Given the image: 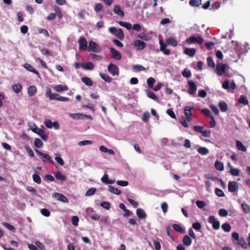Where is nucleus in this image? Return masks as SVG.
I'll return each mask as SVG.
<instances>
[{"label": "nucleus", "instance_id": "obj_1", "mask_svg": "<svg viewBox=\"0 0 250 250\" xmlns=\"http://www.w3.org/2000/svg\"><path fill=\"white\" fill-rule=\"evenodd\" d=\"M45 95L51 100H56L58 101L66 102L69 100L67 97L60 96L58 94L52 93L51 90L49 87L46 88Z\"/></svg>", "mask_w": 250, "mask_h": 250}, {"label": "nucleus", "instance_id": "obj_2", "mask_svg": "<svg viewBox=\"0 0 250 250\" xmlns=\"http://www.w3.org/2000/svg\"><path fill=\"white\" fill-rule=\"evenodd\" d=\"M229 68V66L225 63H217L216 65V73L219 76L226 75V73Z\"/></svg>", "mask_w": 250, "mask_h": 250}, {"label": "nucleus", "instance_id": "obj_3", "mask_svg": "<svg viewBox=\"0 0 250 250\" xmlns=\"http://www.w3.org/2000/svg\"><path fill=\"white\" fill-rule=\"evenodd\" d=\"M186 42L189 44L195 43L201 44L204 42V39L200 36L195 37L194 36H190L187 39Z\"/></svg>", "mask_w": 250, "mask_h": 250}, {"label": "nucleus", "instance_id": "obj_4", "mask_svg": "<svg viewBox=\"0 0 250 250\" xmlns=\"http://www.w3.org/2000/svg\"><path fill=\"white\" fill-rule=\"evenodd\" d=\"M87 50L88 51H91L95 53H99L101 51V48L95 42L91 41L89 42V45Z\"/></svg>", "mask_w": 250, "mask_h": 250}, {"label": "nucleus", "instance_id": "obj_5", "mask_svg": "<svg viewBox=\"0 0 250 250\" xmlns=\"http://www.w3.org/2000/svg\"><path fill=\"white\" fill-rule=\"evenodd\" d=\"M209 223L212 224V228L215 230L220 229V223L218 220L215 218L214 216H210L208 219Z\"/></svg>", "mask_w": 250, "mask_h": 250}, {"label": "nucleus", "instance_id": "obj_6", "mask_svg": "<svg viewBox=\"0 0 250 250\" xmlns=\"http://www.w3.org/2000/svg\"><path fill=\"white\" fill-rule=\"evenodd\" d=\"M108 71L113 76H118L119 75V69L117 65L110 63L107 66Z\"/></svg>", "mask_w": 250, "mask_h": 250}, {"label": "nucleus", "instance_id": "obj_7", "mask_svg": "<svg viewBox=\"0 0 250 250\" xmlns=\"http://www.w3.org/2000/svg\"><path fill=\"white\" fill-rule=\"evenodd\" d=\"M194 109L193 106H186L184 108V114L188 122L191 121V111Z\"/></svg>", "mask_w": 250, "mask_h": 250}, {"label": "nucleus", "instance_id": "obj_8", "mask_svg": "<svg viewBox=\"0 0 250 250\" xmlns=\"http://www.w3.org/2000/svg\"><path fill=\"white\" fill-rule=\"evenodd\" d=\"M188 83L189 86L188 93L189 94L192 95L194 94L197 91V85L196 83L192 80H189L188 82Z\"/></svg>", "mask_w": 250, "mask_h": 250}, {"label": "nucleus", "instance_id": "obj_9", "mask_svg": "<svg viewBox=\"0 0 250 250\" xmlns=\"http://www.w3.org/2000/svg\"><path fill=\"white\" fill-rule=\"evenodd\" d=\"M133 45L137 50L144 49L146 46V44L142 41L137 40L133 42Z\"/></svg>", "mask_w": 250, "mask_h": 250}, {"label": "nucleus", "instance_id": "obj_10", "mask_svg": "<svg viewBox=\"0 0 250 250\" xmlns=\"http://www.w3.org/2000/svg\"><path fill=\"white\" fill-rule=\"evenodd\" d=\"M35 152L40 156L42 157V158H44L45 160H43L42 162L43 163H45L46 161H48L51 164H54V162L52 159L51 157L49 155L47 154L44 153L40 151H39L38 149H35Z\"/></svg>", "mask_w": 250, "mask_h": 250}, {"label": "nucleus", "instance_id": "obj_11", "mask_svg": "<svg viewBox=\"0 0 250 250\" xmlns=\"http://www.w3.org/2000/svg\"><path fill=\"white\" fill-rule=\"evenodd\" d=\"M239 186L236 182L230 181L228 184V189L230 192H234L238 190Z\"/></svg>", "mask_w": 250, "mask_h": 250}, {"label": "nucleus", "instance_id": "obj_12", "mask_svg": "<svg viewBox=\"0 0 250 250\" xmlns=\"http://www.w3.org/2000/svg\"><path fill=\"white\" fill-rule=\"evenodd\" d=\"M152 32H150L148 33H146L145 32H142L138 35V37L144 41H149L152 38Z\"/></svg>", "mask_w": 250, "mask_h": 250}, {"label": "nucleus", "instance_id": "obj_13", "mask_svg": "<svg viewBox=\"0 0 250 250\" xmlns=\"http://www.w3.org/2000/svg\"><path fill=\"white\" fill-rule=\"evenodd\" d=\"M109 50L111 54H112V58L117 61L121 59L122 55L118 51L116 50L113 47H110Z\"/></svg>", "mask_w": 250, "mask_h": 250}, {"label": "nucleus", "instance_id": "obj_14", "mask_svg": "<svg viewBox=\"0 0 250 250\" xmlns=\"http://www.w3.org/2000/svg\"><path fill=\"white\" fill-rule=\"evenodd\" d=\"M79 49L80 50H87V41L83 37H81L79 39Z\"/></svg>", "mask_w": 250, "mask_h": 250}, {"label": "nucleus", "instance_id": "obj_15", "mask_svg": "<svg viewBox=\"0 0 250 250\" xmlns=\"http://www.w3.org/2000/svg\"><path fill=\"white\" fill-rule=\"evenodd\" d=\"M172 228L177 232H180L182 234H184L186 232L185 228L183 227L180 224H173L172 225Z\"/></svg>", "mask_w": 250, "mask_h": 250}, {"label": "nucleus", "instance_id": "obj_16", "mask_svg": "<svg viewBox=\"0 0 250 250\" xmlns=\"http://www.w3.org/2000/svg\"><path fill=\"white\" fill-rule=\"evenodd\" d=\"M114 13L119 16L124 17L125 15L124 11L122 10L121 7L118 5L114 6L113 9Z\"/></svg>", "mask_w": 250, "mask_h": 250}, {"label": "nucleus", "instance_id": "obj_17", "mask_svg": "<svg viewBox=\"0 0 250 250\" xmlns=\"http://www.w3.org/2000/svg\"><path fill=\"white\" fill-rule=\"evenodd\" d=\"M54 196L57 198L58 200L62 202L63 203H67L68 202V199L63 195L59 193H55Z\"/></svg>", "mask_w": 250, "mask_h": 250}, {"label": "nucleus", "instance_id": "obj_18", "mask_svg": "<svg viewBox=\"0 0 250 250\" xmlns=\"http://www.w3.org/2000/svg\"><path fill=\"white\" fill-rule=\"evenodd\" d=\"M23 67L28 71L36 74L38 77L40 76V74L38 71L35 69L29 63H25L23 65Z\"/></svg>", "mask_w": 250, "mask_h": 250}, {"label": "nucleus", "instance_id": "obj_19", "mask_svg": "<svg viewBox=\"0 0 250 250\" xmlns=\"http://www.w3.org/2000/svg\"><path fill=\"white\" fill-rule=\"evenodd\" d=\"M196 49L193 48H186L184 50V53L189 57H193L196 53Z\"/></svg>", "mask_w": 250, "mask_h": 250}, {"label": "nucleus", "instance_id": "obj_20", "mask_svg": "<svg viewBox=\"0 0 250 250\" xmlns=\"http://www.w3.org/2000/svg\"><path fill=\"white\" fill-rule=\"evenodd\" d=\"M136 214L140 219L146 218V214L144 209L141 208L136 209Z\"/></svg>", "mask_w": 250, "mask_h": 250}, {"label": "nucleus", "instance_id": "obj_21", "mask_svg": "<svg viewBox=\"0 0 250 250\" xmlns=\"http://www.w3.org/2000/svg\"><path fill=\"white\" fill-rule=\"evenodd\" d=\"M182 241L184 245L186 246H189L192 243L191 238L188 235H186L183 237Z\"/></svg>", "mask_w": 250, "mask_h": 250}, {"label": "nucleus", "instance_id": "obj_22", "mask_svg": "<svg viewBox=\"0 0 250 250\" xmlns=\"http://www.w3.org/2000/svg\"><path fill=\"white\" fill-rule=\"evenodd\" d=\"M166 42L168 44L173 47H175L177 45V42L176 40L173 37L168 38L166 39Z\"/></svg>", "mask_w": 250, "mask_h": 250}, {"label": "nucleus", "instance_id": "obj_23", "mask_svg": "<svg viewBox=\"0 0 250 250\" xmlns=\"http://www.w3.org/2000/svg\"><path fill=\"white\" fill-rule=\"evenodd\" d=\"M82 67L86 70H92L94 67V65L92 62H87L82 63Z\"/></svg>", "mask_w": 250, "mask_h": 250}, {"label": "nucleus", "instance_id": "obj_24", "mask_svg": "<svg viewBox=\"0 0 250 250\" xmlns=\"http://www.w3.org/2000/svg\"><path fill=\"white\" fill-rule=\"evenodd\" d=\"M236 146L237 148L240 151L245 152L247 150L246 147L244 146L243 143L240 141H236Z\"/></svg>", "mask_w": 250, "mask_h": 250}, {"label": "nucleus", "instance_id": "obj_25", "mask_svg": "<svg viewBox=\"0 0 250 250\" xmlns=\"http://www.w3.org/2000/svg\"><path fill=\"white\" fill-rule=\"evenodd\" d=\"M37 92V88L35 86L32 85L28 87L27 92L28 96L32 97L34 96Z\"/></svg>", "mask_w": 250, "mask_h": 250}, {"label": "nucleus", "instance_id": "obj_26", "mask_svg": "<svg viewBox=\"0 0 250 250\" xmlns=\"http://www.w3.org/2000/svg\"><path fill=\"white\" fill-rule=\"evenodd\" d=\"M219 107L222 112H226L228 110V106L224 101H221L219 103Z\"/></svg>", "mask_w": 250, "mask_h": 250}, {"label": "nucleus", "instance_id": "obj_27", "mask_svg": "<svg viewBox=\"0 0 250 250\" xmlns=\"http://www.w3.org/2000/svg\"><path fill=\"white\" fill-rule=\"evenodd\" d=\"M12 89L15 93L18 94L21 90L22 85L20 83L13 84Z\"/></svg>", "mask_w": 250, "mask_h": 250}, {"label": "nucleus", "instance_id": "obj_28", "mask_svg": "<svg viewBox=\"0 0 250 250\" xmlns=\"http://www.w3.org/2000/svg\"><path fill=\"white\" fill-rule=\"evenodd\" d=\"M229 165L230 167L229 172L231 174L234 176H239L240 172L239 169L236 168H234L233 167L230 166L229 163Z\"/></svg>", "mask_w": 250, "mask_h": 250}, {"label": "nucleus", "instance_id": "obj_29", "mask_svg": "<svg viewBox=\"0 0 250 250\" xmlns=\"http://www.w3.org/2000/svg\"><path fill=\"white\" fill-rule=\"evenodd\" d=\"M55 177L57 180L61 181H64L66 180V177L60 171H57L55 173Z\"/></svg>", "mask_w": 250, "mask_h": 250}, {"label": "nucleus", "instance_id": "obj_30", "mask_svg": "<svg viewBox=\"0 0 250 250\" xmlns=\"http://www.w3.org/2000/svg\"><path fill=\"white\" fill-rule=\"evenodd\" d=\"M81 80L87 86H91L93 84L92 80L89 77H84L82 78Z\"/></svg>", "mask_w": 250, "mask_h": 250}, {"label": "nucleus", "instance_id": "obj_31", "mask_svg": "<svg viewBox=\"0 0 250 250\" xmlns=\"http://www.w3.org/2000/svg\"><path fill=\"white\" fill-rule=\"evenodd\" d=\"M54 88L57 92L66 91L68 89V87L66 85L63 86L61 84L56 85L54 86Z\"/></svg>", "mask_w": 250, "mask_h": 250}, {"label": "nucleus", "instance_id": "obj_32", "mask_svg": "<svg viewBox=\"0 0 250 250\" xmlns=\"http://www.w3.org/2000/svg\"><path fill=\"white\" fill-rule=\"evenodd\" d=\"M83 114L82 113H70L69 117L74 120H82Z\"/></svg>", "mask_w": 250, "mask_h": 250}, {"label": "nucleus", "instance_id": "obj_33", "mask_svg": "<svg viewBox=\"0 0 250 250\" xmlns=\"http://www.w3.org/2000/svg\"><path fill=\"white\" fill-rule=\"evenodd\" d=\"M215 168L219 171H222L224 170V165L223 163L220 161H216L214 164Z\"/></svg>", "mask_w": 250, "mask_h": 250}, {"label": "nucleus", "instance_id": "obj_34", "mask_svg": "<svg viewBox=\"0 0 250 250\" xmlns=\"http://www.w3.org/2000/svg\"><path fill=\"white\" fill-rule=\"evenodd\" d=\"M222 229L226 232H229L230 231L231 227L229 223H225L222 225Z\"/></svg>", "mask_w": 250, "mask_h": 250}, {"label": "nucleus", "instance_id": "obj_35", "mask_svg": "<svg viewBox=\"0 0 250 250\" xmlns=\"http://www.w3.org/2000/svg\"><path fill=\"white\" fill-rule=\"evenodd\" d=\"M119 24L120 26L125 28L127 30H130L132 28V25L130 23L124 21H119Z\"/></svg>", "mask_w": 250, "mask_h": 250}, {"label": "nucleus", "instance_id": "obj_36", "mask_svg": "<svg viewBox=\"0 0 250 250\" xmlns=\"http://www.w3.org/2000/svg\"><path fill=\"white\" fill-rule=\"evenodd\" d=\"M100 76L103 80L107 83H110L112 80L110 77L106 74L100 73Z\"/></svg>", "mask_w": 250, "mask_h": 250}, {"label": "nucleus", "instance_id": "obj_37", "mask_svg": "<svg viewBox=\"0 0 250 250\" xmlns=\"http://www.w3.org/2000/svg\"><path fill=\"white\" fill-rule=\"evenodd\" d=\"M241 207L243 211L245 213H249L250 212V206L246 203H243L241 204Z\"/></svg>", "mask_w": 250, "mask_h": 250}, {"label": "nucleus", "instance_id": "obj_38", "mask_svg": "<svg viewBox=\"0 0 250 250\" xmlns=\"http://www.w3.org/2000/svg\"><path fill=\"white\" fill-rule=\"evenodd\" d=\"M108 188H109V191L110 192L114 193L116 195H120L121 193V190H120L119 189H118V188H114L113 187L109 186L108 187Z\"/></svg>", "mask_w": 250, "mask_h": 250}, {"label": "nucleus", "instance_id": "obj_39", "mask_svg": "<svg viewBox=\"0 0 250 250\" xmlns=\"http://www.w3.org/2000/svg\"><path fill=\"white\" fill-rule=\"evenodd\" d=\"M198 152L200 154L206 155L208 153L209 150L205 147H200L198 149Z\"/></svg>", "mask_w": 250, "mask_h": 250}, {"label": "nucleus", "instance_id": "obj_40", "mask_svg": "<svg viewBox=\"0 0 250 250\" xmlns=\"http://www.w3.org/2000/svg\"><path fill=\"white\" fill-rule=\"evenodd\" d=\"M201 0H190L189 4L193 7H198L201 4Z\"/></svg>", "mask_w": 250, "mask_h": 250}, {"label": "nucleus", "instance_id": "obj_41", "mask_svg": "<svg viewBox=\"0 0 250 250\" xmlns=\"http://www.w3.org/2000/svg\"><path fill=\"white\" fill-rule=\"evenodd\" d=\"M147 96L149 98H150L155 101H158V97L153 92H152L151 91L148 90L147 91Z\"/></svg>", "mask_w": 250, "mask_h": 250}, {"label": "nucleus", "instance_id": "obj_42", "mask_svg": "<svg viewBox=\"0 0 250 250\" xmlns=\"http://www.w3.org/2000/svg\"><path fill=\"white\" fill-rule=\"evenodd\" d=\"M238 102L240 104H243L244 105H247L249 104V101L247 98L243 95H242L240 97L238 100Z\"/></svg>", "mask_w": 250, "mask_h": 250}, {"label": "nucleus", "instance_id": "obj_43", "mask_svg": "<svg viewBox=\"0 0 250 250\" xmlns=\"http://www.w3.org/2000/svg\"><path fill=\"white\" fill-rule=\"evenodd\" d=\"M115 35L121 40H123L124 38V34L122 29H117V31Z\"/></svg>", "mask_w": 250, "mask_h": 250}, {"label": "nucleus", "instance_id": "obj_44", "mask_svg": "<svg viewBox=\"0 0 250 250\" xmlns=\"http://www.w3.org/2000/svg\"><path fill=\"white\" fill-rule=\"evenodd\" d=\"M34 128H31L32 131L33 132L38 134L39 135H40V134H41V133H42L43 131H44L42 129L38 128V126L35 124H34Z\"/></svg>", "mask_w": 250, "mask_h": 250}, {"label": "nucleus", "instance_id": "obj_45", "mask_svg": "<svg viewBox=\"0 0 250 250\" xmlns=\"http://www.w3.org/2000/svg\"><path fill=\"white\" fill-rule=\"evenodd\" d=\"M96 191V188H91L86 192L85 195L90 196L94 195Z\"/></svg>", "mask_w": 250, "mask_h": 250}, {"label": "nucleus", "instance_id": "obj_46", "mask_svg": "<svg viewBox=\"0 0 250 250\" xmlns=\"http://www.w3.org/2000/svg\"><path fill=\"white\" fill-rule=\"evenodd\" d=\"M32 177H33V180L34 182H35L38 184H40L41 183L42 180H41L40 176L38 174L35 173L33 175Z\"/></svg>", "mask_w": 250, "mask_h": 250}, {"label": "nucleus", "instance_id": "obj_47", "mask_svg": "<svg viewBox=\"0 0 250 250\" xmlns=\"http://www.w3.org/2000/svg\"><path fill=\"white\" fill-rule=\"evenodd\" d=\"M183 77L189 78L191 76L190 71L188 68H185L182 72Z\"/></svg>", "mask_w": 250, "mask_h": 250}, {"label": "nucleus", "instance_id": "obj_48", "mask_svg": "<svg viewBox=\"0 0 250 250\" xmlns=\"http://www.w3.org/2000/svg\"><path fill=\"white\" fill-rule=\"evenodd\" d=\"M100 205L102 208H103L107 210L111 208V204L109 202H107V201H104V202H102L101 203Z\"/></svg>", "mask_w": 250, "mask_h": 250}, {"label": "nucleus", "instance_id": "obj_49", "mask_svg": "<svg viewBox=\"0 0 250 250\" xmlns=\"http://www.w3.org/2000/svg\"><path fill=\"white\" fill-rule=\"evenodd\" d=\"M207 63L208 66L214 68L215 66L213 58L211 57H208L207 58Z\"/></svg>", "mask_w": 250, "mask_h": 250}, {"label": "nucleus", "instance_id": "obj_50", "mask_svg": "<svg viewBox=\"0 0 250 250\" xmlns=\"http://www.w3.org/2000/svg\"><path fill=\"white\" fill-rule=\"evenodd\" d=\"M150 116V115L148 112H147V111L143 113V117H142V120L145 123H147L148 121Z\"/></svg>", "mask_w": 250, "mask_h": 250}, {"label": "nucleus", "instance_id": "obj_51", "mask_svg": "<svg viewBox=\"0 0 250 250\" xmlns=\"http://www.w3.org/2000/svg\"><path fill=\"white\" fill-rule=\"evenodd\" d=\"M155 82V80L153 78L150 77L147 80V84L149 88H153V84Z\"/></svg>", "mask_w": 250, "mask_h": 250}, {"label": "nucleus", "instance_id": "obj_52", "mask_svg": "<svg viewBox=\"0 0 250 250\" xmlns=\"http://www.w3.org/2000/svg\"><path fill=\"white\" fill-rule=\"evenodd\" d=\"M43 145L42 142L38 138H36L34 140V146L37 148L41 147Z\"/></svg>", "mask_w": 250, "mask_h": 250}, {"label": "nucleus", "instance_id": "obj_53", "mask_svg": "<svg viewBox=\"0 0 250 250\" xmlns=\"http://www.w3.org/2000/svg\"><path fill=\"white\" fill-rule=\"evenodd\" d=\"M215 193L219 197H223L225 196L223 190L219 188H216L215 189Z\"/></svg>", "mask_w": 250, "mask_h": 250}, {"label": "nucleus", "instance_id": "obj_54", "mask_svg": "<svg viewBox=\"0 0 250 250\" xmlns=\"http://www.w3.org/2000/svg\"><path fill=\"white\" fill-rule=\"evenodd\" d=\"M2 225L11 231L13 232L16 231L15 228L14 226L10 225L9 224L4 222L2 223Z\"/></svg>", "mask_w": 250, "mask_h": 250}, {"label": "nucleus", "instance_id": "obj_55", "mask_svg": "<svg viewBox=\"0 0 250 250\" xmlns=\"http://www.w3.org/2000/svg\"><path fill=\"white\" fill-rule=\"evenodd\" d=\"M218 214L220 216L225 217L228 215V212L226 209L221 208L219 210Z\"/></svg>", "mask_w": 250, "mask_h": 250}, {"label": "nucleus", "instance_id": "obj_56", "mask_svg": "<svg viewBox=\"0 0 250 250\" xmlns=\"http://www.w3.org/2000/svg\"><path fill=\"white\" fill-rule=\"evenodd\" d=\"M24 148H25V149L26 150V151H27V152L28 153V155L31 157H34V153L33 150H32V149L30 148V147L29 146H24Z\"/></svg>", "mask_w": 250, "mask_h": 250}, {"label": "nucleus", "instance_id": "obj_57", "mask_svg": "<svg viewBox=\"0 0 250 250\" xmlns=\"http://www.w3.org/2000/svg\"><path fill=\"white\" fill-rule=\"evenodd\" d=\"M72 224L74 226H78V222L79 221V218L77 216H73L71 219Z\"/></svg>", "mask_w": 250, "mask_h": 250}, {"label": "nucleus", "instance_id": "obj_58", "mask_svg": "<svg viewBox=\"0 0 250 250\" xmlns=\"http://www.w3.org/2000/svg\"><path fill=\"white\" fill-rule=\"evenodd\" d=\"M93 143V142L90 140H84L80 141L78 143V145L79 146H83L88 145H91Z\"/></svg>", "mask_w": 250, "mask_h": 250}, {"label": "nucleus", "instance_id": "obj_59", "mask_svg": "<svg viewBox=\"0 0 250 250\" xmlns=\"http://www.w3.org/2000/svg\"><path fill=\"white\" fill-rule=\"evenodd\" d=\"M180 123L182 125L185 127H188V124L187 123V121L186 120V118L183 116H181L180 120Z\"/></svg>", "mask_w": 250, "mask_h": 250}, {"label": "nucleus", "instance_id": "obj_60", "mask_svg": "<svg viewBox=\"0 0 250 250\" xmlns=\"http://www.w3.org/2000/svg\"><path fill=\"white\" fill-rule=\"evenodd\" d=\"M197 207L201 209L203 208L206 205V203L204 201L198 200L196 202Z\"/></svg>", "mask_w": 250, "mask_h": 250}, {"label": "nucleus", "instance_id": "obj_61", "mask_svg": "<svg viewBox=\"0 0 250 250\" xmlns=\"http://www.w3.org/2000/svg\"><path fill=\"white\" fill-rule=\"evenodd\" d=\"M41 213L42 215L45 217H49L50 215L49 210L46 208L41 209Z\"/></svg>", "mask_w": 250, "mask_h": 250}, {"label": "nucleus", "instance_id": "obj_62", "mask_svg": "<svg viewBox=\"0 0 250 250\" xmlns=\"http://www.w3.org/2000/svg\"><path fill=\"white\" fill-rule=\"evenodd\" d=\"M103 8V5L101 3H98L95 5L94 10L96 13H99L102 10Z\"/></svg>", "mask_w": 250, "mask_h": 250}, {"label": "nucleus", "instance_id": "obj_63", "mask_svg": "<svg viewBox=\"0 0 250 250\" xmlns=\"http://www.w3.org/2000/svg\"><path fill=\"white\" fill-rule=\"evenodd\" d=\"M52 123H53L50 119H46L44 122L46 127L48 128H52L53 127Z\"/></svg>", "mask_w": 250, "mask_h": 250}, {"label": "nucleus", "instance_id": "obj_64", "mask_svg": "<svg viewBox=\"0 0 250 250\" xmlns=\"http://www.w3.org/2000/svg\"><path fill=\"white\" fill-rule=\"evenodd\" d=\"M36 246L37 248H39L41 250H45V246L40 241H36Z\"/></svg>", "mask_w": 250, "mask_h": 250}]
</instances>
